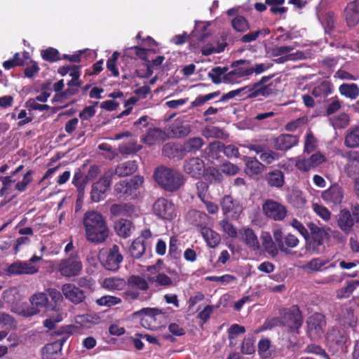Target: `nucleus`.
Wrapping results in <instances>:
<instances>
[{
  "label": "nucleus",
  "instance_id": "nucleus-11",
  "mask_svg": "<svg viewBox=\"0 0 359 359\" xmlns=\"http://www.w3.org/2000/svg\"><path fill=\"white\" fill-rule=\"evenodd\" d=\"M264 215L274 221H282L287 216V208L282 203L273 199H266L262 204Z\"/></svg>",
  "mask_w": 359,
  "mask_h": 359
},
{
  "label": "nucleus",
  "instance_id": "nucleus-41",
  "mask_svg": "<svg viewBox=\"0 0 359 359\" xmlns=\"http://www.w3.org/2000/svg\"><path fill=\"white\" fill-rule=\"evenodd\" d=\"M72 326H65L61 327L55 332H53L51 335L52 336H57L59 338L55 341L60 345V347L62 348L63 344L66 342L67 339L72 334Z\"/></svg>",
  "mask_w": 359,
  "mask_h": 359
},
{
  "label": "nucleus",
  "instance_id": "nucleus-51",
  "mask_svg": "<svg viewBox=\"0 0 359 359\" xmlns=\"http://www.w3.org/2000/svg\"><path fill=\"white\" fill-rule=\"evenodd\" d=\"M179 241L176 236L170 238L168 254L171 258L179 259L182 256V251L178 247Z\"/></svg>",
  "mask_w": 359,
  "mask_h": 359
},
{
  "label": "nucleus",
  "instance_id": "nucleus-6",
  "mask_svg": "<svg viewBox=\"0 0 359 359\" xmlns=\"http://www.w3.org/2000/svg\"><path fill=\"white\" fill-rule=\"evenodd\" d=\"M82 269L83 264L77 252L71 253L67 257L62 259L57 267L60 274L66 278L79 276Z\"/></svg>",
  "mask_w": 359,
  "mask_h": 359
},
{
  "label": "nucleus",
  "instance_id": "nucleus-46",
  "mask_svg": "<svg viewBox=\"0 0 359 359\" xmlns=\"http://www.w3.org/2000/svg\"><path fill=\"white\" fill-rule=\"evenodd\" d=\"M28 65V62L22 59L19 53H15L12 59L6 60L3 62V67L5 69L8 70L15 67H22Z\"/></svg>",
  "mask_w": 359,
  "mask_h": 359
},
{
  "label": "nucleus",
  "instance_id": "nucleus-52",
  "mask_svg": "<svg viewBox=\"0 0 359 359\" xmlns=\"http://www.w3.org/2000/svg\"><path fill=\"white\" fill-rule=\"evenodd\" d=\"M262 245L266 252L272 257L278 255V250L270 235L262 236Z\"/></svg>",
  "mask_w": 359,
  "mask_h": 359
},
{
  "label": "nucleus",
  "instance_id": "nucleus-1",
  "mask_svg": "<svg viewBox=\"0 0 359 359\" xmlns=\"http://www.w3.org/2000/svg\"><path fill=\"white\" fill-rule=\"evenodd\" d=\"M108 289L122 290L126 285L128 288L122 293L125 301H147L151 299L154 292L161 288H169L173 285L172 278L163 272L147 274L146 278L139 275H131L125 280L123 278L111 277L104 281Z\"/></svg>",
  "mask_w": 359,
  "mask_h": 359
},
{
  "label": "nucleus",
  "instance_id": "nucleus-12",
  "mask_svg": "<svg viewBox=\"0 0 359 359\" xmlns=\"http://www.w3.org/2000/svg\"><path fill=\"white\" fill-rule=\"evenodd\" d=\"M308 334L313 339L321 338L325 332L327 323L325 316L320 313H315L306 320Z\"/></svg>",
  "mask_w": 359,
  "mask_h": 359
},
{
  "label": "nucleus",
  "instance_id": "nucleus-33",
  "mask_svg": "<svg viewBox=\"0 0 359 359\" xmlns=\"http://www.w3.org/2000/svg\"><path fill=\"white\" fill-rule=\"evenodd\" d=\"M137 169L136 161H128L118 164L115 169V174L119 177H126L133 174Z\"/></svg>",
  "mask_w": 359,
  "mask_h": 359
},
{
  "label": "nucleus",
  "instance_id": "nucleus-53",
  "mask_svg": "<svg viewBox=\"0 0 359 359\" xmlns=\"http://www.w3.org/2000/svg\"><path fill=\"white\" fill-rule=\"evenodd\" d=\"M33 170H29L24 175L22 180L18 182L15 184V189L19 192H23L26 190L27 187L33 181Z\"/></svg>",
  "mask_w": 359,
  "mask_h": 359
},
{
  "label": "nucleus",
  "instance_id": "nucleus-45",
  "mask_svg": "<svg viewBox=\"0 0 359 359\" xmlns=\"http://www.w3.org/2000/svg\"><path fill=\"white\" fill-rule=\"evenodd\" d=\"M358 286H359V280H351L346 286L337 290V297L339 299L348 298Z\"/></svg>",
  "mask_w": 359,
  "mask_h": 359
},
{
  "label": "nucleus",
  "instance_id": "nucleus-40",
  "mask_svg": "<svg viewBox=\"0 0 359 359\" xmlns=\"http://www.w3.org/2000/svg\"><path fill=\"white\" fill-rule=\"evenodd\" d=\"M146 250V243L142 238H137L135 239L129 248L130 255L135 259L142 257Z\"/></svg>",
  "mask_w": 359,
  "mask_h": 359
},
{
  "label": "nucleus",
  "instance_id": "nucleus-64",
  "mask_svg": "<svg viewBox=\"0 0 359 359\" xmlns=\"http://www.w3.org/2000/svg\"><path fill=\"white\" fill-rule=\"evenodd\" d=\"M313 210L320 217L325 221H328L330 219L331 213L327 208L325 206L318 204H313Z\"/></svg>",
  "mask_w": 359,
  "mask_h": 359
},
{
  "label": "nucleus",
  "instance_id": "nucleus-17",
  "mask_svg": "<svg viewBox=\"0 0 359 359\" xmlns=\"http://www.w3.org/2000/svg\"><path fill=\"white\" fill-rule=\"evenodd\" d=\"M184 171L190 177L199 179L205 173V163L198 157H193L186 160L184 163Z\"/></svg>",
  "mask_w": 359,
  "mask_h": 359
},
{
  "label": "nucleus",
  "instance_id": "nucleus-7",
  "mask_svg": "<svg viewBox=\"0 0 359 359\" xmlns=\"http://www.w3.org/2000/svg\"><path fill=\"white\" fill-rule=\"evenodd\" d=\"M99 259L104 269L116 271L123 260L119 247L114 244L110 248L100 252Z\"/></svg>",
  "mask_w": 359,
  "mask_h": 359
},
{
  "label": "nucleus",
  "instance_id": "nucleus-9",
  "mask_svg": "<svg viewBox=\"0 0 359 359\" xmlns=\"http://www.w3.org/2000/svg\"><path fill=\"white\" fill-rule=\"evenodd\" d=\"M307 226L310 230L309 238L306 241L308 248L318 252L319 248L323 245L325 241L329 240L330 235L325 229L319 227L314 223H309Z\"/></svg>",
  "mask_w": 359,
  "mask_h": 359
},
{
  "label": "nucleus",
  "instance_id": "nucleus-31",
  "mask_svg": "<svg viewBox=\"0 0 359 359\" xmlns=\"http://www.w3.org/2000/svg\"><path fill=\"white\" fill-rule=\"evenodd\" d=\"M162 135V130L153 126V124L147 129L144 135H142L141 141L149 146L154 145L155 142L160 140Z\"/></svg>",
  "mask_w": 359,
  "mask_h": 359
},
{
  "label": "nucleus",
  "instance_id": "nucleus-38",
  "mask_svg": "<svg viewBox=\"0 0 359 359\" xmlns=\"http://www.w3.org/2000/svg\"><path fill=\"white\" fill-rule=\"evenodd\" d=\"M340 94L351 100L356 99L359 95V87L356 83H342L339 88Z\"/></svg>",
  "mask_w": 359,
  "mask_h": 359
},
{
  "label": "nucleus",
  "instance_id": "nucleus-2",
  "mask_svg": "<svg viewBox=\"0 0 359 359\" xmlns=\"http://www.w3.org/2000/svg\"><path fill=\"white\" fill-rule=\"evenodd\" d=\"M82 222L87 241L95 244L106 241L109 237V229L101 213L94 210L87 211L83 215Z\"/></svg>",
  "mask_w": 359,
  "mask_h": 359
},
{
  "label": "nucleus",
  "instance_id": "nucleus-37",
  "mask_svg": "<svg viewBox=\"0 0 359 359\" xmlns=\"http://www.w3.org/2000/svg\"><path fill=\"white\" fill-rule=\"evenodd\" d=\"M332 83L329 81L324 80L313 88L311 94L315 97L322 98L328 96L330 94L332 93Z\"/></svg>",
  "mask_w": 359,
  "mask_h": 359
},
{
  "label": "nucleus",
  "instance_id": "nucleus-3",
  "mask_svg": "<svg viewBox=\"0 0 359 359\" xmlns=\"http://www.w3.org/2000/svg\"><path fill=\"white\" fill-rule=\"evenodd\" d=\"M154 178L165 191L174 192L184 184V176L180 172L164 166L158 167L154 172Z\"/></svg>",
  "mask_w": 359,
  "mask_h": 359
},
{
  "label": "nucleus",
  "instance_id": "nucleus-34",
  "mask_svg": "<svg viewBox=\"0 0 359 359\" xmlns=\"http://www.w3.org/2000/svg\"><path fill=\"white\" fill-rule=\"evenodd\" d=\"M62 355V348L55 341L47 344L42 348V355L46 359H57Z\"/></svg>",
  "mask_w": 359,
  "mask_h": 359
},
{
  "label": "nucleus",
  "instance_id": "nucleus-19",
  "mask_svg": "<svg viewBox=\"0 0 359 359\" xmlns=\"http://www.w3.org/2000/svg\"><path fill=\"white\" fill-rule=\"evenodd\" d=\"M299 137L291 134H280L273 140V147L278 151H287L296 146Z\"/></svg>",
  "mask_w": 359,
  "mask_h": 359
},
{
  "label": "nucleus",
  "instance_id": "nucleus-44",
  "mask_svg": "<svg viewBox=\"0 0 359 359\" xmlns=\"http://www.w3.org/2000/svg\"><path fill=\"white\" fill-rule=\"evenodd\" d=\"M205 173V180L210 184L220 183L223 180L222 172L217 168L210 167L206 169Z\"/></svg>",
  "mask_w": 359,
  "mask_h": 359
},
{
  "label": "nucleus",
  "instance_id": "nucleus-5",
  "mask_svg": "<svg viewBox=\"0 0 359 359\" xmlns=\"http://www.w3.org/2000/svg\"><path fill=\"white\" fill-rule=\"evenodd\" d=\"M274 325L287 327L290 331L299 333L303 323V316L297 305H292L283 311L280 318L273 320Z\"/></svg>",
  "mask_w": 359,
  "mask_h": 359
},
{
  "label": "nucleus",
  "instance_id": "nucleus-18",
  "mask_svg": "<svg viewBox=\"0 0 359 359\" xmlns=\"http://www.w3.org/2000/svg\"><path fill=\"white\" fill-rule=\"evenodd\" d=\"M39 268L29 262L17 260L11 264L6 270L8 276L22 274L32 275L38 272Z\"/></svg>",
  "mask_w": 359,
  "mask_h": 359
},
{
  "label": "nucleus",
  "instance_id": "nucleus-32",
  "mask_svg": "<svg viewBox=\"0 0 359 359\" xmlns=\"http://www.w3.org/2000/svg\"><path fill=\"white\" fill-rule=\"evenodd\" d=\"M200 232L209 248H215L219 244L221 237L218 233L209 227L203 228L200 229Z\"/></svg>",
  "mask_w": 359,
  "mask_h": 359
},
{
  "label": "nucleus",
  "instance_id": "nucleus-48",
  "mask_svg": "<svg viewBox=\"0 0 359 359\" xmlns=\"http://www.w3.org/2000/svg\"><path fill=\"white\" fill-rule=\"evenodd\" d=\"M41 56L43 60L54 62L61 60L59 51L54 48L49 47L41 51Z\"/></svg>",
  "mask_w": 359,
  "mask_h": 359
},
{
  "label": "nucleus",
  "instance_id": "nucleus-22",
  "mask_svg": "<svg viewBox=\"0 0 359 359\" xmlns=\"http://www.w3.org/2000/svg\"><path fill=\"white\" fill-rule=\"evenodd\" d=\"M343 189L339 184H333L322 194V198L327 204L339 205L343 199Z\"/></svg>",
  "mask_w": 359,
  "mask_h": 359
},
{
  "label": "nucleus",
  "instance_id": "nucleus-25",
  "mask_svg": "<svg viewBox=\"0 0 359 359\" xmlns=\"http://www.w3.org/2000/svg\"><path fill=\"white\" fill-rule=\"evenodd\" d=\"M265 180L271 187L280 189L285 184V175L279 169H274L266 174Z\"/></svg>",
  "mask_w": 359,
  "mask_h": 359
},
{
  "label": "nucleus",
  "instance_id": "nucleus-4",
  "mask_svg": "<svg viewBox=\"0 0 359 359\" xmlns=\"http://www.w3.org/2000/svg\"><path fill=\"white\" fill-rule=\"evenodd\" d=\"M348 339V332L338 326L332 327L325 334L326 346L332 354L343 351L346 348Z\"/></svg>",
  "mask_w": 359,
  "mask_h": 359
},
{
  "label": "nucleus",
  "instance_id": "nucleus-21",
  "mask_svg": "<svg viewBox=\"0 0 359 359\" xmlns=\"http://www.w3.org/2000/svg\"><path fill=\"white\" fill-rule=\"evenodd\" d=\"M344 17L348 27H355L359 22V0L347 3L344 8Z\"/></svg>",
  "mask_w": 359,
  "mask_h": 359
},
{
  "label": "nucleus",
  "instance_id": "nucleus-56",
  "mask_svg": "<svg viewBox=\"0 0 359 359\" xmlns=\"http://www.w3.org/2000/svg\"><path fill=\"white\" fill-rule=\"evenodd\" d=\"M294 48L292 46H275L271 48L270 53L272 57L288 55Z\"/></svg>",
  "mask_w": 359,
  "mask_h": 359
},
{
  "label": "nucleus",
  "instance_id": "nucleus-60",
  "mask_svg": "<svg viewBox=\"0 0 359 359\" xmlns=\"http://www.w3.org/2000/svg\"><path fill=\"white\" fill-rule=\"evenodd\" d=\"M132 208L131 205L129 204H113L110 207V212L114 216H121L125 215Z\"/></svg>",
  "mask_w": 359,
  "mask_h": 359
},
{
  "label": "nucleus",
  "instance_id": "nucleus-15",
  "mask_svg": "<svg viewBox=\"0 0 359 359\" xmlns=\"http://www.w3.org/2000/svg\"><path fill=\"white\" fill-rule=\"evenodd\" d=\"M153 211L156 216L163 219L171 220L176 216L174 204L165 198H159L154 202Z\"/></svg>",
  "mask_w": 359,
  "mask_h": 359
},
{
  "label": "nucleus",
  "instance_id": "nucleus-55",
  "mask_svg": "<svg viewBox=\"0 0 359 359\" xmlns=\"http://www.w3.org/2000/svg\"><path fill=\"white\" fill-rule=\"evenodd\" d=\"M121 299L115 296L106 295L97 299L99 306H112L121 303Z\"/></svg>",
  "mask_w": 359,
  "mask_h": 359
},
{
  "label": "nucleus",
  "instance_id": "nucleus-49",
  "mask_svg": "<svg viewBox=\"0 0 359 359\" xmlns=\"http://www.w3.org/2000/svg\"><path fill=\"white\" fill-rule=\"evenodd\" d=\"M0 325L6 330H15L17 328V322L11 315L0 312Z\"/></svg>",
  "mask_w": 359,
  "mask_h": 359
},
{
  "label": "nucleus",
  "instance_id": "nucleus-61",
  "mask_svg": "<svg viewBox=\"0 0 359 359\" xmlns=\"http://www.w3.org/2000/svg\"><path fill=\"white\" fill-rule=\"evenodd\" d=\"M220 225L223 231L231 238H234L237 237V229L234 225L230 222L227 219H224L220 222Z\"/></svg>",
  "mask_w": 359,
  "mask_h": 359
},
{
  "label": "nucleus",
  "instance_id": "nucleus-54",
  "mask_svg": "<svg viewBox=\"0 0 359 359\" xmlns=\"http://www.w3.org/2000/svg\"><path fill=\"white\" fill-rule=\"evenodd\" d=\"M220 92L219 90L205 95H198L191 104V107H197L203 105L206 102L214 99L219 96Z\"/></svg>",
  "mask_w": 359,
  "mask_h": 359
},
{
  "label": "nucleus",
  "instance_id": "nucleus-62",
  "mask_svg": "<svg viewBox=\"0 0 359 359\" xmlns=\"http://www.w3.org/2000/svg\"><path fill=\"white\" fill-rule=\"evenodd\" d=\"M195 185L198 197L202 202H205V199L209 189L208 184L206 182L199 180Z\"/></svg>",
  "mask_w": 359,
  "mask_h": 359
},
{
  "label": "nucleus",
  "instance_id": "nucleus-10",
  "mask_svg": "<svg viewBox=\"0 0 359 359\" xmlns=\"http://www.w3.org/2000/svg\"><path fill=\"white\" fill-rule=\"evenodd\" d=\"M273 76H263L258 82L244 87L247 89L248 98H254L258 96L267 97L274 93L272 84H267Z\"/></svg>",
  "mask_w": 359,
  "mask_h": 359
},
{
  "label": "nucleus",
  "instance_id": "nucleus-20",
  "mask_svg": "<svg viewBox=\"0 0 359 359\" xmlns=\"http://www.w3.org/2000/svg\"><path fill=\"white\" fill-rule=\"evenodd\" d=\"M62 291L65 298L75 304L83 302L86 299L84 292L73 284H64Z\"/></svg>",
  "mask_w": 359,
  "mask_h": 359
},
{
  "label": "nucleus",
  "instance_id": "nucleus-59",
  "mask_svg": "<svg viewBox=\"0 0 359 359\" xmlns=\"http://www.w3.org/2000/svg\"><path fill=\"white\" fill-rule=\"evenodd\" d=\"M304 352L306 353H312L317 355H320L325 359H330L328 354L326 353L325 349H323L320 346L316 345V344H309L305 350Z\"/></svg>",
  "mask_w": 359,
  "mask_h": 359
},
{
  "label": "nucleus",
  "instance_id": "nucleus-16",
  "mask_svg": "<svg viewBox=\"0 0 359 359\" xmlns=\"http://www.w3.org/2000/svg\"><path fill=\"white\" fill-rule=\"evenodd\" d=\"M112 183L110 176H104L94 182L92 185L90 198L93 202H100L104 199L106 191L109 189Z\"/></svg>",
  "mask_w": 359,
  "mask_h": 359
},
{
  "label": "nucleus",
  "instance_id": "nucleus-57",
  "mask_svg": "<svg viewBox=\"0 0 359 359\" xmlns=\"http://www.w3.org/2000/svg\"><path fill=\"white\" fill-rule=\"evenodd\" d=\"M328 263V260L320 258H313L304 266V268L311 271H319L321 268Z\"/></svg>",
  "mask_w": 359,
  "mask_h": 359
},
{
  "label": "nucleus",
  "instance_id": "nucleus-24",
  "mask_svg": "<svg viewBox=\"0 0 359 359\" xmlns=\"http://www.w3.org/2000/svg\"><path fill=\"white\" fill-rule=\"evenodd\" d=\"M344 143L349 149L359 148V124L353 126L346 130Z\"/></svg>",
  "mask_w": 359,
  "mask_h": 359
},
{
  "label": "nucleus",
  "instance_id": "nucleus-36",
  "mask_svg": "<svg viewBox=\"0 0 359 359\" xmlns=\"http://www.w3.org/2000/svg\"><path fill=\"white\" fill-rule=\"evenodd\" d=\"M343 157L348 160V163L346 167V170L348 173H355L359 170L355 163H359V150L358 151H346Z\"/></svg>",
  "mask_w": 359,
  "mask_h": 359
},
{
  "label": "nucleus",
  "instance_id": "nucleus-14",
  "mask_svg": "<svg viewBox=\"0 0 359 359\" xmlns=\"http://www.w3.org/2000/svg\"><path fill=\"white\" fill-rule=\"evenodd\" d=\"M336 320L344 327H353L358 318L354 314V308L351 302L342 304L336 314Z\"/></svg>",
  "mask_w": 359,
  "mask_h": 359
},
{
  "label": "nucleus",
  "instance_id": "nucleus-43",
  "mask_svg": "<svg viewBox=\"0 0 359 359\" xmlns=\"http://www.w3.org/2000/svg\"><path fill=\"white\" fill-rule=\"evenodd\" d=\"M285 0H266V4L270 7V12L273 15H285L288 8L282 6Z\"/></svg>",
  "mask_w": 359,
  "mask_h": 359
},
{
  "label": "nucleus",
  "instance_id": "nucleus-29",
  "mask_svg": "<svg viewBox=\"0 0 359 359\" xmlns=\"http://www.w3.org/2000/svg\"><path fill=\"white\" fill-rule=\"evenodd\" d=\"M114 229L116 233L123 238L130 237L133 231L135 230V226L133 222L130 220L125 219H120L116 222Z\"/></svg>",
  "mask_w": 359,
  "mask_h": 359
},
{
  "label": "nucleus",
  "instance_id": "nucleus-30",
  "mask_svg": "<svg viewBox=\"0 0 359 359\" xmlns=\"http://www.w3.org/2000/svg\"><path fill=\"white\" fill-rule=\"evenodd\" d=\"M242 239L245 244L253 250L259 249V243L254 231L250 228H243L241 230Z\"/></svg>",
  "mask_w": 359,
  "mask_h": 359
},
{
  "label": "nucleus",
  "instance_id": "nucleus-50",
  "mask_svg": "<svg viewBox=\"0 0 359 359\" xmlns=\"http://www.w3.org/2000/svg\"><path fill=\"white\" fill-rule=\"evenodd\" d=\"M228 67H215L208 72V76L211 79L213 83L219 84L222 82V76L223 77L224 73H226Z\"/></svg>",
  "mask_w": 359,
  "mask_h": 359
},
{
  "label": "nucleus",
  "instance_id": "nucleus-13",
  "mask_svg": "<svg viewBox=\"0 0 359 359\" xmlns=\"http://www.w3.org/2000/svg\"><path fill=\"white\" fill-rule=\"evenodd\" d=\"M220 206L223 215L234 220H237L243 212L242 205L231 195L224 196L220 200Z\"/></svg>",
  "mask_w": 359,
  "mask_h": 359
},
{
  "label": "nucleus",
  "instance_id": "nucleus-26",
  "mask_svg": "<svg viewBox=\"0 0 359 359\" xmlns=\"http://www.w3.org/2000/svg\"><path fill=\"white\" fill-rule=\"evenodd\" d=\"M187 217L194 226L200 227L201 229L208 228L207 224L209 217L206 213L192 210L189 211Z\"/></svg>",
  "mask_w": 359,
  "mask_h": 359
},
{
  "label": "nucleus",
  "instance_id": "nucleus-23",
  "mask_svg": "<svg viewBox=\"0 0 359 359\" xmlns=\"http://www.w3.org/2000/svg\"><path fill=\"white\" fill-rule=\"evenodd\" d=\"M355 223L351 213L347 209H342L337 216V224L339 229L346 235L353 231V226Z\"/></svg>",
  "mask_w": 359,
  "mask_h": 359
},
{
  "label": "nucleus",
  "instance_id": "nucleus-27",
  "mask_svg": "<svg viewBox=\"0 0 359 359\" xmlns=\"http://www.w3.org/2000/svg\"><path fill=\"white\" fill-rule=\"evenodd\" d=\"M246 173L252 177L260 174L264 168V165L260 163L255 157L245 156Z\"/></svg>",
  "mask_w": 359,
  "mask_h": 359
},
{
  "label": "nucleus",
  "instance_id": "nucleus-28",
  "mask_svg": "<svg viewBox=\"0 0 359 359\" xmlns=\"http://www.w3.org/2000/svg\"><path fill=\"white\" fill-rule=\"evenodd\" d=\"M203 144V138L199 137H189L182 145L181 151L184 154H195L201 149Z\"/></svg>",
  "mask_w": 359,
  "mask_h": 359
},
{
  "label": "nucleus",
  "instance_id": "nucleus-58",
  "mask_svg": "<svg viewBox=\"0 0 359 359\" xmlns=\"http://www.w3.org/2000/svg\"><path fill=\"white\" fill-rule=\"evenodd\" d=\"M99 104L98 102H95L93 105L84 107V109L79 112V116L82 121H88L93 118L95 113V107Z\"/></svg>",
  "mask_w": 359,
  "mask_h": 359
},
{
  "label": "nucleus",
  "instance_id": "nucleus-47",
  "mask_svg": "<svg viewBox=\"0 0 359 359\" xmlns=\"http://www.w3.org/2000/svg\"><path fill=\"white\" fill-rule=\"evenodd\" d=\"M232 27L238 32H244L250 29V25L248 20L242 15H236L231 20Z\"/></svg>",
  "mask_w": 359,
  "mask_h": 359
},
{
  "label": "nucleus",
  "instance_id": "nucleus-8",
  "mask_svg": "<svg viewBox=\"0 0 359 359\" xmlns=\"http://www.w3.org/2000/svg\"><path fill=\"white\" fill-rule=\"evenodd\" d=\"M144 179L139 175L122 180L114 186V194L118 198H126L132 196L143 184Z\"/></svg>",
  "mask_w": 359,
  "mask_h": 359
},
{
  "label": "nucleus",
  "instance_id": "nucleus-63",
  "mask_svg": "<svg viewBox=\"0 0 359 359\" xmlns=\"http://www.w3.org/2000/svg\"><path fill=\"white\" fill-rule=\"evenodd\" d=\"M24 69L25 76L29 79L34 77V75L39 73L40 68L38 63L32 60L28 62V65Z\"/></svg>",
  "mask_w": 359,
  "mask_h": 359
},
{
  "label": "nucleus",
  "instance_id": "nucleus-39",
  "mask_svg": "<svg viewBox=\"0 0 359 359\" xmlns=\"http://www.w3.org/2000/svg\"><path fill=\"white\" fill-rule=\"evenodd\" d=\"M211 149H217L219 151H223L224 154L228 158L232 157H238L239 156V151L237 147L229 144L225 146L223 143L220 142H215L210 144Z\"/></svg>",
  "mask_w": 359,
  "mask_h": 359
},
{
  "label": "nucleus",
  "instance_id": "nucleus-35",
  "mask_svg": "<svg viewBox=\"0 0 359 359\" xmlns=\"http://www.w3.org/2000/svg\"><path fill=\"white\" fill-rule=\"evenodd\" d=\"M151 118L147 116H142L140 118L133 123L131 127V131L136 136L144 135L152 123H149Z\"/></svg>",
  "mask_w": 359,
  "mask_h": 359
},
{
  "label": "nucleus",
  "instance_id": "nucleus-42",
  "mask_svg": "<svg viewBox=\"0 0 359 359\" xmlns=\"http://www.w3.org/2000/svg\"><path fill=\"white\" fill-rule=\"evenodd\" d=\"M31 304L33 306L36 307V311H33L32 314L37 313L41 307H45L48 302V297L45 293H37L32 296L30 299Z\"/></svg>",
  "mask_w": 359,
  "mask_h": 359
}]
</instances>
